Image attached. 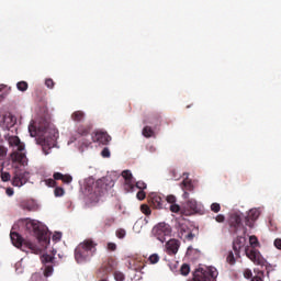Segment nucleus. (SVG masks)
Returning a JSON list of instances; mask_svg holds the SVG:
<instances>
[{"label":"nucleus","mask_w":281,"mask_h":281,"mask_svg":"<svg viewBox=\"0 0 281 281\" xmlns=\"http://www.w3.org/2000/svg\"><path fill=\"white\" fill-rule=\"evenodd\" d=\"M95 247H98V244H95L92 239H86L79 244L75 249L76 261L79 265H81V262H87V260H89V258L95 254Z\"/></svg>","instance_id":"f257e3e1"},{"label":"nucleus","mask_w":281,"mask_h":281,"mask_svg":"<svg viewBox=\"0 0 281 281\" xmlns=\"http://www.w3.org/2000/svg\"><path fill=\"white\" fill-rule=\"evenodd\" d=\"M9 146H15L16 150L11 153L10 158L13 161V164H20L21 166H25L27 164V156H25V144L21 142V138L19 136H10L9 139Z\"/></svg>","instance_id":"f03ea898"},{"label":"nucleus","mask_w":281,"mask_h":281,"mask_svg":"<svg viewBox=\"0 0 281 281\" xmlns=\"http://www.w3.org/2000/svg\"><path fill=\"white\" fill-rule=\"evenodd\" d=\"M10 238L12 245H14V247L18 249H22V251H25L26 254H29V251H31V254H41V248H38L36 244L32 243L31 240L23 239L19 233L11 232Z\"/></svg>","instance_id":"7ed1b4c3"},{"label":"nucleus","mask_w":281,"mask_h":281,"mask_svg":"<svg viewBox=\"0 0 281 281\" xmlns=\"http://www.w3.org/2000/svg\"><path fill=\"white\" fill-rule=\"evenodd\" d=\"M249 245L245 247V255L255 265H262V255H260V250L256 249V247H260V241L256 235L249 237Z\"/></svg>","instance_id":"20e7f679"},{"label":"nucleus","mask_w":281,"mask_h":281,"mask_svg":"<svg viewBox=\"0 0 281 281\" xmlns=\"http://www.w3.org/2000/svg\"><path fill=\"white\" fill-rule=\"evenodd\" d=\"M26 229H29V232H33L37 240L42 243H47L49 240V236L47 235V227L41 224L38 221L26 218Z\"/></svg>","instance_id":"39448f33"},{"label":"nucleus","mask_w":281,"mask_h":281,"mask_svg":"<svg viewBox=\"0 0 281 281\" xmlns=\"http://www.w3.org/2000/svg\"><path fill=\"white\" fill-rule=\"evenodd\" d=\"M216 278H218L216 268H199L194 271L192 281H216Z\"/></svg>","instance_id":"423d86ee"},{"label":"nucleus","mask_w":281,"mask_h":281,"mask_svg":"<svg viewBox=\"0 0 281 281\" xmlns=\"http://www.w3.org/2000/svg\"><path fill=\"white\" fill-rule=\"evenodd\" d=\"M171 234L172 228L169 224L165 222L158 223L151 229V236H154V238H157V240H159L160 243H164L166 238L170 237Z\"/></svg>","instance_id":"0eeeda50"},{"label":"nucleus","mask_w":281,"mask_h":281,"mask_svg":"<svg viewBox=\"0 0 281 281\" xmlns=\"http://www.w3.org/2000/svg\"><path fill=\"white\" fill-rule=\"evenodd\" d=\"M231 234H238L243 231V234H247V228L243 225V216L238 213H233L228 218Z\"/></svg>","instance_id":"6e6552de"},{"label":"nucleus","mask_w":281,"mask_h":281,"mask_svg":"<svg viewBox=\"0 0 281 281\" xmlns=\"http://www.w3.org/2000/svg\"><path fill=\"white\" fill-rule=\"evenodd\" d=\"M194 228H190L188 224L180 223L178 228V236L183 240V243H192L194 238H196V234L194 233Z\"/></svg>","instance_id":"1a4fd4ad"},{"label":"nucleus","mask_w":281,"mask_h":281,"mask_svg":"<svg viewBox=\"0 0 281 281\" xmlns=\"http://www.w3.org/2000/svg\"><path fill=\"white\" fill-rule=\"evenodd\" d=\"M115 269H117V261L113 258H109L102 263L98 271V276L99 278H104V276H109V273L115 271Z\"/></svg>","instance_id":"9d476101"},{"label":"nucleus","mask_w":281,"mask_h":281,"mask_svg":"<svg viewBox=\"0 0 281 281\" xmlns=\"http://www.w3.org/2000/svg\"><path fill=\"white\" fill-rule=\"evenodd\" d=\"M30 181V172L29 171H15L12 178V186L15 188H22Z\"/></svg>","instance_id":"9b49d317"},{"label":"nucleus","mask_w":281,"mask_h":281,"mask_svg":"<svg viewBox=\"0 0 281 281\" xmlns=\"http://www.w3.org/2000/svg\"><path fill=\"white\" fill-rule=\"evenodd\" d=\"M245 247H247V237H245L243 233V235L237 236L233 240V251L236 258H240V251H243V249L245 250Z\"/></svg>","instance_id":"f8f14e48"},{"label":"nucleus","mask_w":281,"mask_h":281,"mask_svg":"<svg viewBox=\"0 0 281 281\" xmlns=\"http://www.w3.org/2000/svg\"><path fill=\"white\" fill-rule=\"evenodd\" d=\"M260 218V209H251L247 216H245L246 227L254 228L255 223Z\"/></svg>","instance_id":"ddd939ff"},{"label":"nucleus","mask_w":281,"mask_h":281,"mask_svg":"<svg viewBox=\"0 0 281 281\" xmlns=\"http://www.w3.org/2000/svg\"><path fill=\"white\" fill-rule=\"evenodd\" d=\"M92 201H98L100 196H102L104 192H106V188L104 187V183H102V181H97L92 187Z\"/></svg>","instance_id":"4468645a"},{"label":"nucleus","mask_w":281,"mask_h":281,"mask_svg":"<svg viewBox=\"0 0 281 281\" xmlns=\"http://www.w3.org/2000/svg\"><path fill=\"white\" fill-rule=\"evenodd\" d=\"M123 179H125V190L127 192H133L135 190V181L133 180V173L131 170H124L122 172Z\"/></svg>","instance_id":"2eb2a0df"},{"label":"nucleus","mask_w":281,"mask_h":281,"mask_svg":"<svg viewBox=\"0 0 281 281\" xmlns=\"http://www.w3.org/2000/svg\"><path fill=\"white\" fill-rule=\"evenodd\" d=\"M162 117L159 113H154L151 115H148L144 119L143 124H150L154 126V128H157V126H161Z\"/></svg>","instance_id":"dca6fc26"},{"label":"nucleus","mask_w":281,"mask_h":281,"mask_svg":"<svg viewBox=\"0 0 281 281\" xmlns=\"http://www.w3.org/2000/svg\"><path fill=\"white\" fill-rule=\"evenodd\" d=\"M149 204L154 210H162L164 209V199L159 193H151L149 194Z\"/></svg>","instance_id":"f3484780"},{"label":"nucleus","mask_w":281,"mask_h":281,"mask_svg":"<svg viewBox=\"0 0 281 281\" xmlns=\"http://www.w3.org/2000/svg\"><path fill=\"white\" fill-rule=\"evenodd\" d=\"M179 240L177 239H170L166 244V251L168 256H177V252L179 251Z\"/></svg>","instance_id":"a211bd4d"},{"label":"nucleus","mask_w":281,"mask_h":281,"mask_svg":"<svg viewBox=\"0 0 281 281\" xmlns=\"http://www.w3.org/2000/svg\"><path fill=\"white\" fill-rule=\"evenodd\" d=\"M92 142L106 146L109 142H111V137L106 134V132H97L94 136H92Z\"/></svg>","instance_id":"6ab92c4d"},{"label":"nucleus","mask_w":281,"mask_h":281,"mask_svg":"<svg viewBox=\"0 0 281 281\" xmlns=\"http://www.w3.org/2000/svg\"><path fill=\"white\" fill-rule=\"evenodd\" d=\"M186 209L188 210L187 216L190 214H196V212H199V204L196 203V200H188L186 203Z\"/></svg>","instance_id":"aec40b11"},{"label":"nucleus","mask_w":281,"mask_h":281,"mask_svg":"<svg viewBox=\"0 0 281 281\" xmlns=\"http://www.w3.org/2000/svg\"><path fill=\"white\" fill-rule=\"evenodd\" d=\"M20 207L22 210H26L27 212H36L37 210L36 202H34V200H27V201L21 202Z\"/></svg>","instance_id":"412c9836"},{"label":"nucleus","mask_w":281,"mask_h":281,"mask_svg":"<svg viewBox=\"0 0 281 281\" xmlns=\"http://www.w3.org/2000/svg\"><path fill=\"white\" fill-rule=\"evenodd\" d=\"M85 117H86V114L83 111H75L72 114H71V121L72 122H85Z\"/></svg>","instance_id":"4be33fe9"},{"label":"nucleus","mask_w":281,"mask_h":281,"mask_svg":"<svg viewBox=\"0 0 281 281\" xmlns=\"http://www.w3.org/2000/svg\"><path fill=\"white\" fill-rule=\"evenodd\" d=\"M77 133L81 137H87V135H89V133H91V126H89V125H79L77 127Z\"/></svg>","instance_id":"5701e85b"},{"label":"nucleus","mask_w":281,"mask_h":281,"mask_svg":"<svg viewBox=\"0 0 281 281\" xmlns=\"http://www.w3.org/2000/svg\"><path fill=\"white\" fill-rule=\"evenodd\" d=\"M143 135L144 137H155V130L148 125H146L144 128H143Z\"/></svg>","instance_id":"b1692460"},{"label":"nucleus","mask_w":281,"mask_h":281,"mask_svg":"<svg viewBox=\"0 0 281 281\" xmlns=\"http://www.w3.org/2000/svg\"><path fill=\"white\" fill-rule=\"evenodd\" d=\"M2 121H3V126L4 128H8V131L10 130V126H14V123L12 122V116L10 115H4L2 117Z\"/></svg>","instance_id":"393cba45"},{"label":"nucleus","mask_w":281,"mask_h":281,"mask_svg":"<svg viewBox=\"0 0 281 281\" xmlns=\"http://www.w3.org/2000/svg\"><path fill=\"white\" fill-rule=\"evenodd\" d=\"M238 258L240 257H236V255L234 256V251L231 250L226 257V262H228V265H236Z\"/></svg>","instance_id":"a878e982"},{"label":"nucleus","mask_w":281,"mask_h":281,"mask_svg":"<svg viewBox=\"0 0 281 281\" xmlns=\"http://www.w3.org/2000/svg\"><path fill=\"white\" fill-rule=\"evenodd\" d=\"M181 186H182V190H188L189 192H192V190H194V186L190 180H183Z\"/></svg>","instance_id":"bb28decb"},{"label":"nucleus","mask_w":281,"mask_h":281,"mask_svg":"<svg viewBox=\"0 0 281 281\" xmlns=\"http://www.w3.org/2000/svg\"><path fill=\"white\" fill-rule=\"evenodd\" d=\"M140 212L143 214H145V216H150V214H153V211L150 210V206H148L147 204H142L140 205Z\"/></svg>","instance_id":"cd10ccee"},{"label":"nucleus","mask_w":281,"mask_h":281,"mask_svg":"<svg viewBox=\"0 0 281 281\" xmlns=\"http://www.w3.org/2000/svg\"><path fill=\"white\" fill-rule=\"evenodd\" d=\"M181 276H188L190 273V265L183 263L180 268Z\"/></svg>","instance_id":"c85d7f7f"},{"label":"nucleus","mask_w":281,"mask_h":281,"mask_svg":"<svg viewBox=\"0 0 281 281\" xmlns=\"http://www.w3.org/2000/svg\"><path fill=\"white\" fill-rule=\"evenodd\" d=\"M8 157V148L4 146H0V161H3Z\"/></svg>","instance_id":"c756f323"},{"label":"nucleus","mask_w":281,"mask_h":281,"mask_svg":"<svg viewBox=\"0 0 281 281\" xmlns=\"http://www.w3.org/2000/svg\"><path fill=\"white\" fill-rule=\"evenodd\" d=\"M55 196H65V189L63 187H56L54 190Z\"/></svg>","instance_id":"7c9ffc66"},{"label":"nucleus","mask_w":281,"mask_h":281,"mask_svg":"<svg viewBox=\"0 0 281 281\" xmlns=\"http://www.w3.org/2000/svg\"><path fill=\"white\" fill-rule=\"evenodd\" d=\"M19 91H27V82L26 81H20L16 83Z\"/></svg>","instance_id":"2f4dec72"},{"label":"nucleus","mask_w":281,"mask_h":281,"mask_svg":"<svg viewBox=\"0 0 281 281\" xmlns=\"http://www.w3.org/2000/svg\"><path fill=\"white\" fill-rule=\"evenodd\" d=\"M45 186H47L48 188H56L57 183L55 179H45L44 180Z\"/></svg>","instance_id":"473e14b6"},{"label":"nucleus","mask_w":281,"mask_h":281,"mask_svg":"<svg viewBox=\"0 0 281 281\" xmlns=\"http://www.w3.org/2000/svg\"><path fill=\"white\" fill-rule=\"evenodd\" d=\"M41 260H42V262H43L44 265H47V263H49V262H53L54 257H52L50 255H43V256L41 257Z\"/></svg>","instance_id":"72a5a7b5"},{"label":"nucleus","mask_w":281,"mask_h":281,"mask_svg":"<svg viewBox=\"0 0 281 281\" xmlns=\"http://www.w3.org/2000/svg\"><path fill=\"white\" fill-rule=\"evenodd\" d=\"M54 273V267L53 266H46L44 270L45 278H49Z\"/></svg>","instance_id":"f704fd0d"},{"label":"nucleus","mask_w":281,"mask_h":281,"mask_svg":"<svg viewBox=\"0 0 281 281\" xmlns=\"http://www.w3.org/2000/svg\"><path fill=\"white\" fill-rule=\"evenodd\" d=\"M10 179H12L10 172L1 171V181L8 182L10 181Z\"/></svg>","instance_id":"c9c22d12"},{"label":"nucleus","mask_w":281,"mask_h":281,"mask_svg":"<svg viewBox=\"0 0 281 281\" xmlns=\"http://www.w3.org/2000/svg\"><path fill=\"white\" fill-rule=\"evenodd\" d=\"M114 280L124 281V280H126V277L124 276V273H122L120 271H115L114 272Z\"/></svg>","instance_id":"e433bc0d"},{"label":"nucleus","mask_w":281,"mask_h":281,"mask_svg":"<svg viewBox=\"0 0 281 281\" xmlns=\"http://www.w3.org/2000/svg\"><path fill=\"white\" fill-rule=\"evenodd\" d=\"M170 212H172L173 214H179V212H181V206H179V204L177 203L171 204Z\"/></svg>","instance_id":"4c0bfd02"},{"label":"nucleus","mask_w":281,"mask_h":281,"mask_svg":"<svg viewBox=\"0 0 281 281\" xmlns=\"http://www.w3.org/2000/svg\"><path fill=\"white\" fill-rule=\"evenodd\" d=\"M149 262L150 265H157V262H159V255L153 254L149 256Z\"/></svg>","instance_id":"58836bf2"},{"label":"nucleus","mask_w":281,"mask_h":281,"mask_svg":"<svg viewBox=\"0 0 281 281\" xmlns=\"http://www.w3.org/2000/svg\"><path fill=\"white\" fill-rule=\"evenodd\" d=\"M211 211L214 212L215 214H218V212H221V204L218 203H212L211 204Z\"/></svg>","instance_id":"ea45409f"},{"label":"nucleus","mask_w":281,"mask_h":281,"mask_svg":"<svg viewBox=\"0 0 281 281\" xmlns=\"http://www.w3.org/2000/svg\"><path fill=\"white\" fill-rule=\"evenodd\" d=\"M113 223H115L114 217H106L104 221V227H111V225H113Z\"/></svg>","instance_id":"a19ab883"},{"label":"nucleus","mask_w":281,"mask_h":281,"mask_svg":"<svg viewBox=\"0 0 281 281\" xmlns=\"http://www.w3.org/2000/svg\"><path fill=\"white\" fill-rule=\"evenodd\" d=\"M125 236H126V231L125 229H123V228H119L117 231H116V238H125Z\"/></svg>","instance_id":"79ce46f5"},{"label":"nucleus","mask_w":281,"mask_h":281,"mask_svg":"<svg viewBox=\"0 0 281 281\" xmlns=\"http://www.w3.org/2000/svg\"><path fill=\"white\" fill-rule=\"evenodd\" d=\"M101 157H104V158L111 157V150L109 149V147H105L102 149Z\"/></svg>","instance_id":"37998d69"},{"label":"nucleus","mask_w":281,"mask_h":281,"mask_svg":"<svg viewBox=\"0 0 281 281\" xmlns=\"http://www.w3.org/2000/svg\"><path fill=\"white\" fill-rule=\"evenodd\" d=\"M61 181L63 183H71V181H74V177H71V175H64Z\"/></svg>","instance_id":"c03bdc74"},{"label":"nucleus","mask_w":281,"mask_h":281,"mask_svg":"<svg viewBox=\"0 0 281 281\" xmlns=\"http://www.w3.org/2000/svg\"><path fill=\"white\" fill-rule=\"evenodd\" d=\"M166 201H167V203H170V205H173L175 203H177V196H175V195H167L166 196Z\"/></svg>","instance_id":"a18cd8bd"},{"label":"nucleus","mask_w":281,"mask_h":281,"mask_svg":"<svg viewBox=\"0 0 281 281\" xmlns=\"http://www.w3.org/2000/svg\"><path fill=\"white\" fill-rule=\"evenodd\" d=\"M134 188H137L138 190H146V184L144 181H138L134 184Z\"/></svg>","instance_id":"49530a36"},{"label":"nucleus","mask_w":281,"mask_h":281,"mask_svg":"<svg viewBox=\"0 0 281 281\" xmlns=\"http://www.w3.org/2000/svg\"><path fill=\"white\" fill-rule=\"evenodd\" d=\"M108 251H115L117 249V245L115 243H108L106 246Z\"/></svg>","instance_id":"de8ad7c7"},{"label":"nucleus","mask_w":281,"mask_h":281,"mask_svg":"<svg viewBox=\"0 0 281 281\" xmlns=\"http://www.w3.org/2000/svg\"><path fill=\"white\" fill-rule=\"evenodd\" d=\"M63 177H65V175H63L61 172H55V173L53 175V179H54L55 181H63Z\"/></svg>","instance_id":"09e8293b"},{"label":"nucleus","mask_w":281,"mask_h":281,"mask_svg":"<svg viewBox=\"0 0 281 281\" xmlns=\"http://www.w3.org/2000/svg\"><path fill=\"white\" fill-rule=\"evenodd\" d=\"M136 196L138 201H144V199H146V192H144V190H140L137 192Z\"/></svg>","instance_id":"8fccbe9b"},{"label":"nucleus","mask_w":281,"mask_h":281,"mask_svg":"<svg viewBox=\"0 0 281 281\" xmlns=\"http://www.w3.org/2000/svg\"><path fill=\"white\" fill-rule=\"evenodd\" d=\"M45 85H46V87L48 88V89H54V79H52V78H48V79H46L45 80Z\"/></svg>","instance_id":"3c124183"},{"label":"nucleus","mask_w":281,"mask_h":281,"mask_svg":"<svg viewBox=\"0 0 281 281\" xmlns=\"http://www.w3.org/2000/svg\"><path fill=\"white\" fill-rule=\"evenodd\" d=\"M29 133H30L31 137H36V127H34V125H30Z\"/></svg>","instance_id":"603ef678"},{"label":"nucleus","mask_w":281,"mask_h":281,"mask_svg":"<svg viewBox=\"0 0 281 281\" xmlns=\"http://www.w3.org/2000/svg\"><path fill=\"white\" fill-rule=\"evenodd\" d=\"M215 221H216V223H225V215L218 214V215L215 217Z\"/></svg>","instance_id":"864d4df0"},{"label":"nucleus","mask_w":281,"mask_h":281,"mask_svg":"<svg viewBox=\"0 0 281 281\" xmlns=\"http://www.w3.org/2000/svg\"><path fill=\"white\" fill-rule=\"evenodd\" d=\"M252 272L249 269H246L244 271V278H246L247 280H249V278H251Z\"/></svg>","instance_id":"5fc2aeb1"},{"label":"nucleus","mask_w":281,"mask_h":281,"mask_svg":"<svg viewBox=\"0 0 281 281\" xmlns=\"http://www.w3.org/2000/svg\"><path fill=\"white\" fill-rule=\"evenodd\" d=\"M5 194H7L8 196H13V195H14V189H12V188H7Z\"/></svg>","instance_id":"6e6d98bb"},{"label":"nucleus","mask_w":281,"mask_h":281,"mask_svg":"<svg viewBox=\"0 0 281 281\" xmlns=\"http://www.w3.org/2000/svg\"><path fill=\"white\" fill-rule=\"evenodd\" d=\"M60 238H63V234H60V233H55V234L53 235V240L58 241V240H60Z\"/></svg>","instance_id":"4d7b16f0"},{"label":"nucleus","mask_w":281,"mask_h":281,"mask_svg":"<svg viewBox=\"0 0 281 281\" xmlns=\"http://www.w3.org/2000/svg\"><path fill=\"white\" fill-rule=\"evenodd\" d=\"M274 247L281 250V238L274 239Z\"/></svg>","instance_id":"13d9d810"},{"label":"nucleus","mask_w":281,"mask_h":281,"mask_svg":"<svg viewBox=\"0 0 281 281\" xmlns=\"http://www.w3.org/2000/svg\"><path fill=\"white\" fill-rule=\"evenodd\" d=\"M251 281H262V278L259 276H256L251 279Z\"/></svg>","instance_id":"bf43d9fd"},{"label":"nucleus","mask_w":281,"mask_h":281,"mask_svg":"<svg viewBox=\"0 0 281 281\" xmlns=\"http://www.w3.org/2000/svg\"><path fill=\"white\" fill-rule=\"evenodd\" d=\"M170 175L173 177V179H177V171L175 169L170 171Z\"/></svg>","instance_id":"052dcab7"},{"label":"nucleus","mask_w":281,"mask_h":281,"mask_svg":"<svg viewBox=\"0 0 281 281\" xmlns=\"http://www.w3.org/2000/svg\"><path fill=\"white\" fill-rule=\"evenodd\" d=\"M189 196H190V193H188V191H184L183 199H189Z\"/></svg>","instance_id":"680f3d73"},{"label":"nucleus","mask_w":281,"mask_h":281,"mask_svg":"<svg viewBox=\"0 0 281 281\" xmlns=\"http://www.w3.org/2000/svg\"><path fill=\"white\" fill-rule=\"evenodd\" d=\"M56 139V133H54L52 140Z\"/></svg>","instance_id":"e2e57ef3"},{"label":"nucleus","mask_w":281,"mask_h":281,"mask_svg":"<svg viewBox=\"0 0 281 281\" xmlns=\"http://www.w3.org/2000/svg\"><path fill=\"white\" fill-rule=\"evenodd\" d=\"M191 249H192V246H189L188 251H190Z\"/></svg>","instance_id":"0e129e2a"},{"label":"nucleus","mask_w":281,"mask_h":281,"mask_svg":"<svg viewBox=\"0 0 281 281\" xmlns=\"http://www.w3.org/2000/svg\"><path fill=\"white\" fill-rule=\"evenodd\" d=\"M3 87L0 86V91H2Z\"/></svg>","instance_id":"69168bd1"}]
</instances>
